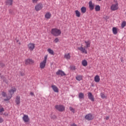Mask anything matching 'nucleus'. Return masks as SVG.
I'll return each instance as SVG.
<instances>
[{
    "label": "nucleus",
    "instance_id": "nucleus-1",
    "mask_svg": "<svg viewBox=\"0 0 126 126\" xmlns=\"http://www.w3.org/2000/svg\"><path fill=\"white\" fill-rule=\"evenodd\" d=\"M9 95L7 97V98L4 99V101H8V100H10L11 97H12V95L14 94V92H16V89L15 87H13L11 88V89L8 91Z\"/></svg>",
    "mask_w": 126,
    "mask_h": 126
},
{
    "label": "nucleus",
    "instance_id": "nucleus-2",
    "mask_svg": "<svg viewBox=\"0 0 126 126\" xmlns=\"http://www.w3.org/2000/svg\"><path fill=\"white\" fill-rule=\"evenodd\" d=\"M51 33L55 37H59L62 34V31L61 30L55 28L51 30Z\"/></svg>",
    "mask_w": 126,
    "mask_h": 126
},
{
    "label": "nucleus",
    "instance_id": "nucleus-3",
    "mask_svg": "<svg viewBox=\"0 0 126 126\" xmlns=\"http://www.w3.org/2000/svg\"><path fill=\"white\" fill-rule=\"evenodd\" d=\"M47 60H48V55L45 56L43 61L41 62L39 64V67L41 69H43L46 67Z\"/></svg>",
    "mask_w": 126,
    "mask_h": 126
},
{
    "label": "nucleus",
    "instance_id": "nucleus-4",
    "mask_svg": "<svg viewBox=\"0 0 126 126\" xmlns=\"http://www.w3.org/2000/svg\"><path fill=\"white\" fill-rule=\"evenodd\" d=\"M27 47L28 50L30 51V52H32L34 51V49H35V43L30 42L28 44Z\"/></svg>",
    "mask_w": 126,
    "mask_h": 126
},
{
    "label": "nucleus",
    "instance_id": "nucleus-5",
    "mask_svg": "<svg viewBox=\"0 0 126 126\" xmlns=\"http://www.w3.org/2000/svg\"><path fill=\"white\" fill-rule=\"evenodd\" d=\"M55 109L59 111V112H63L64 111L65 107L62 105H56L55 106Z\"/></svg>",
    "mask_w": 126,
    "mask_h": 126
},
{
    "label": "nucleus",
    "instance_id": "nucleus-6",
    "mask_svg": "<svg viewBox=\"0 0 126 126\" xmlns=\"http://www.w3.org/2000/svg\"><path fill=\"white\" fill-rule=\"evenodd\" d=\"M43 7V4L42 3H38L35 6L34 8L36 11H39V10H41Z\"/></svg>",
    "mask_w": 126,
    "mask_h": 126
},
{
    "label": "nucleus",
    "instance_id": "nucleus-7",
    "mask_svg": "<svg viewBox=\"0 0 126 126\" xmlns=\"http://www.w3.org/2000/svg\"><path fill=\"white\" fill-rule=\"evenodd\" d=\"M119 8V4L118 3H116L115 4H113L111 6V10L113 11H115V10H117Z\"/></svg>",
    "mask_w": 126,
    "mask_h": 126
},
{
    "label": "nucleus",
    "instance_id": "nucleus-8",
    "mask_svg": "<svg viewBox=\"0 0 126 126\" xmlns=\"http://www.w3.org/2000/svg\"><path fill=\"white\" fill-rule=\"evenodd\" d=\"M78 50L80 51L82 54H87V50L85 49V47H83L82 45L81 47H78Z\"/></svg>",
    "mask_w": 126,
    "mask_h": 126
},
{
    "label": "nucleus",
    "instance_id": "nucleus-9",
    "mask_svg": "<svg viewBox=\"0 0 126 126\" xmlns=\"http://www.w3.org/2000/svg\"><path fill=\"white\" fill-rule=\"evenodd\" d=\"M85 119L88 121H92V120L94 119V116H93L91 114H89L85 116Z\"/></svg>",
    "mask_w": 126,
    "mask_h": 126
},
{
    "label": "nucleus",
    "instance_id": "nucleus-10",
    "mask_svg": "<svg viewBox=\"0 0 126 126\" xmlns=\"http://www.w3.org/2000/svg\"><path fill=\"white\" fill-rule=\"evenodd\" d=\"M88 97L89 99L91 100V101H92V102H94L95 100V98H94V95L92 94V93L90 92L88 93Z\"/></svg>",
    "mask_w": 126,
    "mask_h": 126
},
{
    "label": "nucleus",
    "instance_id": "nucleus-11",
    "mask_svg": "<svg viewBox=\"0 0 126 126\" xmlns=\"http://www.w3.org/2000/svg\"><path fill=\"white\" fill-rule=\"evenodd\" d=\"M25 63L26 64H32L34 63V61L32 59H28L25 61Z\"/></svg>",
    "mask_w": 126,
    "mask_h": 126
},
{
    "label": "nucleus",
    "instance_id": "nucleus-12",
    "mask_svg": "<svg viewBox=\"0 0 126 126\" xmlns=\"http://www.w3.org/2000/svg\"><path fill=\"white\" fill-rule=\"evenodd\" d=\"M57 75H61V76H65V73L63 71H62V70H59L56 72Z\"/></svg>",
    "mask_w": 126,
    "mask_h": 126
},
{
    "label": "nucleus",
    "instance_id": "nucleus-13",
    "mask_svg": "<svg viewBox=\"0 0 126 126\" xmlns=\"http://www.w3.org/2000/svg\"><path fill=\"white\" fill-rule=\"evenodd\" d=\"M23 121H24V123H29L30 119H29L28 115H24L23 117Z\"/></svg>",
    "mask_w": 126,
    "mask_h": 126
},
{
    "label": "nucleus",
    "instance_id": "nucleus-14",
    "mask_svg": "<svg viewBox=\"0 0 126 126\" xmlns=\"http://www.w3.org/2000/svg\"><path fill=\"white\" fill-rule=\"evenodd\" d=\"M51 88H52L53 91H54L56 93H58V92H59V88H58V87H57V86H56L54 84H52L51 85Z\"/></svg>",
    "mask_w": 126,
    "mask_h": 126
},
{
    "label": "nucleus",
    "instance_id": "nucleus-15",
    "mask_svg": "<svg viewBox=\"0 0 126 126\" xmlns=\"http://www.w3.org/2000/svg\"><path fill=\"white\" fill-rule=\"evenodd\" d=\"M89 6L90 10H93V9H94V4L92 3V1H90L89 3Z\"/></svg>",
    "mask_w": 126,
    "mask_h": 126
},
{
    "label": "nucleus",
    "instance_id": "nucleus-16",
    "mask_svg": "<svg viewBox=\"0 0 126 126\" xmlns=\"http://www.w3.org/2000/svg\"><path fill=\"white\" fill-rule=\"evenodd\" d=\"M15 102H16V105H20V103H21L20 96H16V99H15Z\"/></svg>",
    "mask_w": 126,
    "mask_h": 126
},
{
    "label": "nucleus",
    "instance_id": "nucleus-17",
    "mask_svg": "<svg viewBox=\"0 0 126 126\" xmlns=\"http://www.w3.org/2000/svg\"><path fill=\"white\" fill-rule=\"evenodd\" d=\"M70 58H71L70 53H65L64 55V59H65L66 60H69Z\"/></svg>",
    "mask_w": 126,
    "mask_h": 126
},
{
    "label": "nucleus",
    "instance_id": "nucleus-18",
    "mask_svg": "<svg viewBox=\"0 0 126 126\" xmlns=\"http://www.w3.org/2000/svg\"><path fill=\"white\" fill-rule=\"evenodd\" d=\"M83 78V76H82L81 75H77L76 77V79L78 81H80L82 80Z\"/></svg>",
    "mask_w": 126,
    "mask_h": 126
},
{
    "label": "nucleus",
    "instance_id": "nucleus-19",
    "mask_svg": "<svg viewBox=\"0 0 126 126\" xmlns=\"http://www.w3.org/2000/svg\"><path fill=\"white\" fill-rule=\"evenodd\" d=\"M82 65L83 66H87V65H88V62H87L86 60H84L82 61Z\"/></svg>",
    "mask_w": 126,
    "mask_h": 126
},
{
    "label": "nucleus",
    "instance_id": "nucleus-20",
    "mask_svg": "<svg viewBox=\"0 0 126 126\" xmlns=\"http://www.w3.org/2000/svg\"><path fill=\"white\" fill-rule=\"evenodd\" d=\"M47 52L50 54V55H52V56H54L55 55V53L54 52V50H52L51 48H48L47 49Z\"/></svg>",
    "mask_w": 126,
    "mask_h": 126
},
{
    "label": "nucleus",
    "instance_id": "nucleus-21",
    "mask_svg": "<svg viewBox=\"0 0 126 126\" xmlns=\"http://www.w3.org/2000/svg\"><path fill=\"white\" fill-rule=\"evenodd\" d=\"M5 2L7 5H11L13 2V0H6Z\"/></svg>",
    "mask_w": 126,
    "mask_h": 126
},
{
    "label": "nucleus",
    "instance_id": "nucleus-22",
    "mask_svg": "<svg viewBox=\"0 0 126 126\" xmlns=\"http://www.w3.org/2000/svg\"><path fill=\"white\" fill-rule=\"evenodd\" d=\"M52 16V15L50 12L46 13L45 17L46 18V19H50Z\"/></svg>",
    "mask_w": 126,
    "mask_h": 126
},
{
    "label": "nucleus",
    "instance_id": "nucleus-23",
    "mask_svg": "<svg viewBox=\"0 0 126 126\" xmlns=\"http://www.w3.org/2000/svg\"><path fill=\"white\" fill-rule=\"evenodd\" d=\"M85 43L87 48H89L90 47V45L91 44L90 40L85 41Z\"/></svg>",
    "mask_w": 126,
    "mask_h": 126
},
{
    "label": "nucleus",
    "instance_id": "nucleus-24",
    "mask_svg": "<svg viewBox=\"0 0 126 126\" xmlns=\"http://www.w3.org/2000/svg\"><path fill=\"white\" fill-rule=\"evenodd\" d=\"M112 32L114 35H117V34H118V30L117 29V28L113 27L112 29Z\"/></svg>",
    "mask_w": 126,
    "mask_h": 126
},
{
    "label": "nucleus",
    "instance_id": "nucleus-25",
    "mask_svg": "<svg viewBox=\"0 0 126 126\" xmlns=\"http://www.w3.org/2000/svg\"><path fill=\"white\" fill-rule=\"evenodd\" d=\"M94 81L95 82H100V76L98 75H96L94 77Z\"/></svg>",
    "mask_w": 126,
    "mask_h": 126
},
{
    "label": "nucleus",
    "instance_id": "nucleus-26",
    "mask_svg": "<svg viewBox=\"0 0 126 126\" xmlns=\"http://www.w3.org/2000/svg\"><path fill=\"white\" fill-rule=\"evenodd\" d=\"M78 97L79 99H84V94L80 93L79 94Z\"/></svg>",
    "mask_w": 126,
    "mask_h": 126
},
{
    "label": "nucleus",
    "instance_id": "nucleus-27",
    "mask_svg": "<svg viewBox=\"0 0 126 126\" xmlns=\"http://www.w3.org/2000/svg\"><path fill=\"white\" fill-rule=\"evenodd\" d=\"M75 12L76 16H77V17H80V15H81V14L80 13V12H79V11L76 10L75 11Z\"/></svg>",
    "mask_w": 126,
    "mask_h": 126
},
{
    "label": "nucleus",
    "instance_id": "nucleus-28",
    "mask_svg": "<svg viewBox=\"0 0 126 126\" xmlns=\"http://www.w3.org/2000/svg\"><path fill=\"white\" fill-rule=\"evenodd\" d=\"M100 9H101V7L100 6V5H97L95 6V11H100Z\"/></svg>",
    "mask_w": 126,
    "mask_h": 126
},
{
    "label": "nucleus",
    "instance_id": "nucleus-29",
    "mask_svg": "<svg viewBox=\"0 0 126 126\" xmlns=\"http://www.w3.org/2000/svg\"><path fill=\"white\" fill-rule=\"evenodd\" d=\"M86 7L83 6V7H82V8H81V12L82 13H85V12H86Z\"/></svg>",
    "mask_w": 126,
    "mask_h": 126
},
{
    "label": "nucleus",
    "instance_id": "nucleus-30",
    "mask_svg": "<svg viewBox=\"0 0 126 126\" xmlns=\"http://www.w3.org/2000/svg\"><path fill=\"white\" fill-rule=\"evenodd\" d=\"M100 96L102 99H106V98H107V96L103 93H101L100 94Z\"/></svg>",
    "mask_w": 126,
    "mask_h": 126
},
{
    "label": "nucleus",
    "instance_id": "nucleus-31",
    "mask_svg": "<svg viewBox=\"0 0 126 126\" xmlns=\"http://www.w3.org/2000/svg\"><path fill=\"white\" fill-rule=\"evenodd\" d=\"M126 22L125 21H123L122 23V24H121V27L122 28H125V27L126 26Z\"/></svg>",
    "mask_w": 126,
    "mask_h": 126
},
{
    "label": "nucleus",
    "instance_id": "nucleus-32",
    "mask_svg": "<svg viewBox=\"0 0 126 126\" xmlns=\"http://www.w3.org/2000/svg\"><path fill=\"white\" fill-rule=\"evenodd\" d=\"M4 111V108L0 104V113H2Z\"/></svg>",
    "mask_w": 126,
    "mask_h": 126
},
{
    "label": "nucleus",
    "instance_id": "nucleus-33",
    "mask_svg": "<svg viewBox=\"0 0 126 126\" xmlns=\"http://www.w3.org/2000/svg\"><path fill=\"white\" fill-rule=\"evenodd\" d=\"M69 110H70V111H72V113H73V114H74L75 110H74V109L73 108H72V107H70Z\"/></svg>",
    "mask_w": 126,
    "mask_h": 126
},
{
    "label": "nucleus",
    "instance_id": "nucleus-34",
    "mask_svg": "<svg viewBox=\"0 0 126 126\" xmlns=\"http://www.w3.org/2000/svg\"><path fill=\"white\" fill-rule=\"evenodd\" d=\"M60 41V40L59 39V38L58 37H56L54 40V43H58V42H59Z\"/></svg>",
    "mask_w": 126,
    "mask_h": 126
},
{
    "label": "nucleus",
    "instance_id": "nucleus-35",
    "mask_svg": "<svg viewBox=\"0 0 126 126\" xmlns=\"http://www.w3.org/2000/svg\"><path fill=\"white\" fill-rule=\"evenodd\" d=\"M2 96L3 97H6V93L4 92H2Z\"/></svg>",
    "mask_w": 126,
    "mask_h": 126
},
{
    "label": "nucleus",
    "instance_id": "nucleus-36",
    "mask_svg": "<svg viewBox=\"0 0 126 126\" xmlns=\"http://www.w3.org/2000/svg\"><path fill=\"white\" fill-rule=\"evenodd\" d=\"M3 121L4 120L2 119V118H1V117L0 116V124L3 123Z\"/></svg>",
    "mask_w": 126,
    "mask_h": 126
},
{
    "label": "nucleus",
    "instance_id": "nucleus-37",
    "mask_svg": "<svg viewBox=\"0 0 126 126\" xmlns=\"http://www.w3.org/2000/svg\"><path fill=\"white\" fill-rule=\"evenodd\" d=\"M33 3H37V2L39 0H32Z\"/></svg>",
    "mask_w": 126,
    "mask_h": 126
},
{
    "label": "nucleus",
    "instance_id": "nucleus-38",
    "mask_svg": "<svg viewBox=\"0 0 126 126\" xmlns=\"http://www.w3.org/2000/svg\"><path fill=\"white\" fill-rule=\"evenodd\" d=\"M0 66L3 67V66H4V64L3 63H0Z\"/></svg>",
    "mask_w": 126,
    "mask_h": 126
},
{
    "label": "nucleus",
    "instance_id": "nucleus-39",
    "mask_svg": "<svg viewBox=\"0 0 126 126\" xmlns=\"http://www.w3.org/2000/svg\"><path fill=\"white\" fill-rule=\"evenodd\" d=\"M30 94L31 96H35V95L34 94V93L32 92L30 93Z\"/></svg>",
    "mask_w": 126,
    "mask_h": 126
},
{
    "label": "nucleus",
    "instance_id": "nucleus-40",
    "mask_svg": "<svg viewBox=\"0 0 126 126\" xmlns=\"http://www.w3.org/2000/svg\"><path fill=\"white\" fill-rule=\"evenodd\" d=\"M4 82H5V83H6L7 84V83H8V80H3Z\"/></svg>",
    "mask_w": 126,
    "mask_h": 126
},
{
    "label": "nucleus",
    "instance_id": "nucleus-41",
    "mask_svg": "<svg viewBox=\"0 0 126 126\" xmlns=\"http://www.w3.org/2000/svg\"><path fill=\"white\" fill-rule=\"evenodd\" d=\"M109 119H110V117H109V116H106L105 117V120H106V121H108V120H109Z\"/></svg>",
    "mask_w": 126,
    "mask_h": 126
},
{
    "label": "nucleus",
    "instance_id": "nucleus-42",
    "mask_svg": "<svg viewBox=\"0 0 126 126\" xmlns=\"http://www.w3.org/2000/svg\"><path fill=\"white\" fill-rule=\"evenodd\" d=\"M3 115L4 116H5V117H7V116H8V114L6 113H4Z\"/></svg>",
    "mask_w": 126,
    "mask_h": 126
},
{
    "label": "nucleus",
    "instance_id": "nucleus-43",
    "mask_svg": "<svg viewBox=\"0 0 126 126\" xmlns=\"http://www.w3.org/2000/svg\"><path fill=\"white\" fill-rule=\"evenodd\" d=\"M70 126H77V125H76V124L74 123L73 124H71Z\"/></svg>",
    "mask_w": 126,
    "mask_h": 126
},
{
    "label": "nucleus",
    "instance_id": "nucleus-44",
    "mask_svg": "<svg viewBox=\"0 0 126 126\" xmlns=\"http://www.w3.org/2000/svg\"><path fill=\"white\" fill-rule=\"evenodd\" d=\"M21 76H24V75H25V74L24 73H21Z\"/></svg>",
    "mask_w": 126,
    "mask_h": 126
},
{
    "label": "nucleus",
    "instance_id": "nucleus-45",
    "mask_svg": "<svg viewBox=\"0 0 126 126\" xmlns=\"http://www.w3.org/2000/svg\"><path fill=\"white\" fill-rule=\"evenodd\" d=\"M9 13H11V12H12V11L11 10H9Z\"/></svg>",
    "mask_w": 126,
    "mask_h": 126
},
{
    "label": "nucleus",
    "instance_id": "nucleus-46",
    "mask_svg": "<svg viewBox=\"0 0 126 126\" xmlns=\"http://www.w3.org/2000/svg\"><path fill=\"white\" fill-rule=\"evenodd\" d=\"M54 119H56L57 118V116H56V115H54Z\"/></svg>",
    "mask_w": 126,
    "mask_h": 126
},
{
    "label": "nucleus",
    "instance_id": "nucleus-47",
    "mask_svg": "<svg viewBox=\"0 0 126 126\" xmlns=\"http://www.w3.org/2000/svg\"><path fill=\"white\" fill-rule=\"evenodd\" d=\"M99 0V1H101V0Z\"/></svg>",
    "mask_w": 126,
    "mask_h": 126
},
{
    "label": "nucleus",
    "instance_id": "nucleus-48",
    "mask_svg": "<svg viewBox=\"0 0 126 126\" xmlns=\"http://www.w3.org/2000/svg\"><path fill=\"white\" fill-rule=\"evenodd\" d=\"M121 62H123V60H121Z\"/></svg>",
    "mask_w": 126,
    "mask_h": 126
}]
</instances>
